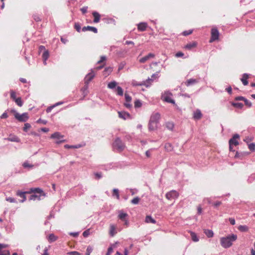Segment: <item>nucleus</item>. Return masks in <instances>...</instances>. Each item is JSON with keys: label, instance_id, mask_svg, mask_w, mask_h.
I'll return each mask as SVG.
<instances>
[{"label": "nucleus", "instance_id": "1", "mask_svg": "<svg viewBox=\"0 0 255 255\" xmlns=\"http://www.w3.org/2000/svg\"><path fill=\"white\" fill-rule=\"evenodd\" d=\"M237 239V236L235 234L229 235L225 237H222L220 239L221 246L225 249L230 248L232 245L233 242Z\"/></svg>", "mask_w": 255, "mask_h": 255}, {"label": "nucleus", "instance_id": "2", "mask_svg": "<svg viewBox=\"0 0 255 255\" xmlns=\"http://www.w3.org/2000/svg\"><path fill=\"white\" fill-rule=\"evenodd\" d=\"M113 148L117 150L118 152L122 151L125 148V144L122 142V140L117 137L114 141L113 144Z\"/></svg>", "mask_w": 255, "mask_h": 255}, {"label": "nucleus", "instance_id": "3", "mask_svg": "<svg viewBox=\"0 0 255 255\" xmlns=\"http://www.w3.org/2000/svg\"><path fill=\"white\" fill-rule=\"evenodd\" d=\"M31 192L34 193V194L31 195L30 197L29 200H40V196L43 194V191L40 188L31 189Z\"/></svg>", "mask_w": 255, "mask_h": 255}, {"label": "nucleus", "instance_id": "4", "mask_svg": "<svg viewBox=\"0 0 255 255\" xmlns=\"http://www.w3.org/2000/svg\"><path fill=\"white\" fill-rule=\"evenodd\" d=\"M172 94L169 91H165L162 95V99L165 102L175 104V101L172 99Z\"/></svg>", "mask_w": 255, "mask_h": 255}, {"label": "nucleus", "instance_id": "5", "mask_svg": "<svg viewBox=\"0 0 255 255\" xmlns=\"http://www.w3.org/2000/svg\"><path fill=\"white\" fill-rule=\"evenodd\" d=\"M14 117L18 121L21 122H25L29 118L28 114L26 113H24L22 114H19V113L16 112L14 114Z\"/></svg>", "mask_w": 255, "mask_h": 255}, {"label": "nucleus", "instance_id": "6", "mask_svg": "<svg viewBox=\"0 0 255 255\" xmlns=\"http://www.w3.org/2000/svg\"><path fill=\"white\" fill-rule=\"evenodd\" d=\"M157 75H158L157 74H153L151 76V78H148L145 81H142L140 83L136 84V85H138V86L144 85V86H145L146 87H148L151 84V83L153 81V79L157 78Z\"/></svg>", "mask_w": 255, "mask_h": 255}, {"label": "nucleus", "instance_id": "7", "mask_svg": "<svg viewBox=\"0 0 255 255\" xmlns=\"http://www.w3.org/2000/svg\"><path fill=\"white\" fill-rule=\"evenodd\" d=\"M219 36V32L217 28H212L211 30V37L210 42H212L218 39Z\"/></svg>", "mask_w": 255, "mask_h": 255}, {"label": "nucleus", "instance_id": "8", "mask_svg": "<svg viewBox=\"0 0 255 255\" xmlns=\"http://www.w3.org/2000/svg\"><path fill=\"white\" fill-rule=\"evenodd\" d=\"M240 138V136L238 134H235L233 135L229 141V145H237L239 144L238 139Z\"/></svg>", "mask_w": 255, "mask_h": 255}, {"label": "nucleus", "instance_id": "9", "mask_svg": "<svg viewBox=\"0 0 255 255\" xmlns=\"http://www.w3.org/2000/svg\"><path fill=\"white\" fill-rule=\"evenodd\" d=\"M178 197V193L175 190H172L166 194V198L168 200L174 199Z\"/></svg>", "mask_w": 255, "mask_h": 255}, {"label": "nucleus", "instance_id": "10", "mask_svg": "<svg viewBox=\"0 0 255 255\" xmlns=\"http://www.w3.org/2000/svg\"><path fill=\"white\" fill-rule=\"evenodd\" d=\"M51 138H56L57 139H59V140L58 141H57L56 142V143L57 144H59L60 143H61L62 142H64V139H61L62 138H63V136L62 135L60 132H54L53 134H52L51 135Z\"/></svg>", "mask_w": 255, "mask_h": 255}, {"label": "nucleus", "instance_id": "11", "mask_svg": "<svg viewBox=\"0 0 255 255\" xmlns=\"http://www.w3.org/2000/svg\"><path fill=\"white\" fill-rule=\"evenodd\" d=\"M8 246L6 244H0V255H10V252L8 250L2 249L6 248Z\"/></svg>", "mask_w": 255, "mask_h": 255}, {"label": "nucleus", "instance_id": "12", "mask_svg": "<svg viewBox=\"0 0 255 255\" xmlns=\"http://www.w3.org/2000/svg\"><path fill=\"white\" fill-rule=\"evenodd\" d=\"M160 118V115L158 113H154L151 115L149 121L158 123Z\"/></svg>", "mask_w": 255, "mask_h": 255}, {"label": "nucleus", "instance_id": "13", "mask_svg": "<svg viewBox=\"0 0 255 255\" xmlns=\"http://www.w3.org/2000/svg\"><path fill=\"white\" fill-rule=\"evenodd\" d=\"M155 57V55L153 53H150L146 56L140 58L139 60V62L141 63H144L146 61L149 60L150 58H153Z\"/></svg>", "mask_w": 255, "mask_h": 255}, {"label": "nucleus", "instance_id": "14", "mask_svg": "<svg viewBox=\"0 0 255 255\" xmlns=\"http://www.w3.org/2000/svg\"><path fill=\"white\" fill-rule=\"evenodd\" d=\"M95 74L93 71L91 70V72L88 73L85 78V83L89 84L90 82L94 78Z\"/></svg>", "mask_w": 255, "mask_h": 255}, {"label": "nucleus", "instance_id": "15", "mask_svg": "<svg viewBox=\"0 0 255 255\" xmlns=\"http://www.w3.org/2000/svg\"><path fill=\"white\" fill-rule=\"evenodd\" d=\"M118 115L119 118L124 120H127L130 117L129 114L126 112H118Z\"/></svg>", "mask_w": 255, "mask_h": 255}, {"label": "nucleus", "instance_id": "16", "mask_svg": "<svg viewBox=\"0 0 255 255\" xmlns=\"http://www.w3.org/2000/svg\"><path fill=\"white\" fill-rule=\"evenodd\" d=\"M82 30L84 32L89 30L95 33H97L98 32L97 28L91 26H84L82 28Z\"/></svg>", "mask_w": 255, "mask_h": 255}, {"label": "nucleus", "instance_id": "17", "mask_svg": "<svg viewBox=\"0 0 255 255\" xmlns=\"http://www.w3.org/2000/svg\"><path fill=\"white\" fill-rule=\"evenodd\" d=\"M147 27V24L146 22H140L137 24V29L140 31H144Z\"/></svg>", "mask_w": 255, "mask_h": 255}, {"label": "nucleus", "instance_id": "18", "mask_svg": "<svg viewBox=\"0 0 255 255\" xmlns=\"http://www.w3.org/2000/svg\"><path fill=\"white\" fill-rule=\"evenodd\" d=\"M197 45V43L195 41L190 42L189 43L187 44L185 46L184 48L187 50H191L193 48L196 47Z\"/></svg>", "mask_w": 255, "mask_h": 255}, {"label": "nucleus", "instance_id": "19", "mask_svg": "<svg viewBox=\"0 0 255 255\" xmlns=\"http://www.w3.org/2000/svg\"><path fill=\"white\" fill-rule=\"evenodd\" d=\"M7 140L12 142H20V138L15 135H10L7 138Z\"/></svg>", "mask_w": 255, "mask_h": 255}, {"label": "nucleus", "instance_id": "20", "mask_svg": "<svg viewBox=\"0 0 255 255\" xmlns=\"http://www.w3.org/2000/svg\"><path fill=\"white\" fill-rule=\"evenodd\" d=\"M27 192H22L21 191H17L16 192V195L20 197V198H22V200H21L20 202H24L26 200V196H25V193Z\"/></svg>", "mask_w": 255, "mask_h": 255}, {"label": "nucleus", "instance_id": "21", "mask_svg": "<svg viewBox=\"0 0 255 255\" xmlns=\"http://www.w3.org/2000/svg\"><path fill=\"white\" fill-rule=\"evenodd\" d=\"M202 114L200 110L197 109L194 112L193 114V118L195 120H199L202 118Z\"/></svg>", "mask_w": 255, "mask_h": 255}, {"label": "nucleus", "instance_id": "22", "mask_svg": "<svg viewBox=\"0 0 255 255\" xmlns=\"http://www.w3.org/2000/svg\"><path fill=\"white\" fill-rule=\"evenodd\" d=\"M92 15L94 17V20H93L94 22V23L99 22L100 21V17H101V15L99 14V13H98L97 11H94L92 13Z\"/></svg>", "mask_w": 255, "mask_h": 255}, {"label": "nucleus", "instance_id": "23", "mask_svg": "<svg viewBox=\"0 0 255 255\" xmlns=\"http://www.w3.org/2000/svg\"><path fill=\"white\" fill-rule=\"evenodd\" d=\"M198 82H199V81L198 80L191 78V79H188L186 81V82H185V85H186V86L188 87L192 85L198 83Z\"/></svg>", "mask_w": 255, "mask_h": 255}, {"label": "nucleus", "instance_id": "24", "mask_svg": "<svg viewBox=\"0 0 255 255\" xmlns=\"http://www.w3.org/2000/svg\"><path fill=\"white\" fill-rule=\"evenodd\" d=\"M157 127V123L149 121L148 123V129L149 130H154L156 129Z\"/></svg>", "mask_w": 255, "mask_h": 255}, {"label": "nucleus", "instance_id": "25", "mask_svg": "<svg viewBox=\"0 0 255 255\" xmlns=\"http://www.w3.org/2000/svg\"><path fill=\"white\" fill-rule=\"evenodd\" d=\"M145 222L146 223L155 224L156 223L155 220H154L150 215H147L145 217Z\"/></svg>", "mask_w": 255, "mask_h": 255}, {"label": "nucleus", "instance_id": "26", "mask_svg": "<svg viewBox=\"0 0 255 255\" xmlns=\"http://www.w3.org/2000/svg\"><path fill=\"white\" fill-rule=\"evenodd\" d=\"M249 78V75L247 73H245L243 75V77L241 78V81L242 82L244 85L246 86L248 84V79Z\"/></svg>", "mask_w": 255, "mask_h": 255}, {"label": "nucleus", "instance_id": "27", "mask_svg": "<svg viewBox=\"0 0 255 255\" xmlns=\"http://www.w3.org/2000/svg\"><path fill=\"white\" fill-rule=\"evenodd\" d=\"M116 228L115 227V226L114 225H110V235L112 236V237H113L114 236L116 233H117V232H116Z\"/></svg>", "mask_w": 255, "mask_h": 255}, {"label": "nucleus", "instance_id": "28", "mask_svg": "<svg viewBox=\"0 0 255 255\" xmlns=\"http://www.w3.org/2000/svg\"><path fill=\"white\" fill-rule=\"evenodd\" d=\"M204 233L207 236L208 238H212L214 236V233L212 230L205 229L204 230Z\"/></svg>", "mask_w": 255, "mask_h": 255}, {"label": "nucleus", "instance_id": "29", "mask_svg": "<svg viewBox=\"0 0 255 255\" xmlns=\"http://www.w3.org/2000/svg\"><path fill=\"white\" fill-rule=\"evenodd\" d=\"M49 57V52L47 50H45L43 53L42 54V58L43 59L44 62L43 63L44 65L46 64V60Z\"/></svg>", "mask_w": 255, "mask_h": 255}, {"label": "nucleus", "instance_id": "30", "mask_svg": "<svg viewBox=\"0 0 255 255\" xmlns=\"http://www.w3.org/2000/svg\"><path fill=\"white\" fill-rule=\"evenodd\" d=\"M190 235L193 242H197L199 241V238L194 232H190Z\"/></svg>", "mask_w": 255, "mask_h": 255}, {"label": "nucleus", "instance_id": "31", "mask_svg": "<svg viewBox=\"0 0 255 255\" xmlns=\"http://www.w3.org/2000/svg\"><path fill=\"white\" fill-rule=\"evenodd\" d=\"M57 239V237H56L53 234H50L48 236V241L50 243L55 242Z\"/></svg>", "mask_w": 255, "mask_h": 255}, {"label": "nucleus", "instance_id": "32", "mask_svg": "<svg viewBox=\"0 0 255 255\" xmlns=\"http://www.w3.org/2000/svg\"><path fill=\"white\" fill-rule=\"evenodd\" d=\"M128 216V215L127 213H124L122 211L120 212L119 216H118L119 219L121 220H125V218L126 217H127Z\"/></svg>", "mask_w": 255, "mask_h": 255}, {"label": "nucleus", "instance_id": "33", "mask_svg": "<svg viewBox=\"0 0 255 255\" xmlns=\"http://www.w3.org/2000/svg\"><path fill=\"white\" fill-rule=\"evenodd\" d=\"M117 85V83L114 81L109 83L108 84V88L111 89H113L116 87Z\"/></svg>", "mask_w": 255, "mask_h": 255}, {"label": "nucleus", "instance_id": "34", "mask_svg": "<svg viewBox=\"0 0 255 255\" xmlns=\"http://www.w3.org/2000/svg\"><path fill=\"white\" fill-rule=\"evenodd\" d=\"M166 127L169 130H172L174 128V124L172 122H167L165 124Z\"/></svg>", "mask_w": 255, "mask_h": 255}, {"label": "nucleus", "instance_id": "35", "mask_svg": "<svg viewBox=\"0 0 255 255\" xmlns=\"http://www.w3.org/2000/svg\"><path fill=\"white\" fill-rule=\"evenodd\" d=\"M248 227L246 225H240L238 227V230L241 232H247L248 231Z\"/></svg>", "mask_w": 255, "mask_h": 255}, {"label": "nucleus", "instance_id": "36", "mask_svg": "<svg viewBox=\"0 0 255 255\" xmlns=\"http://www.w3.org/2000/svg\"><path fill=\"white\" fill-rule=\"evenodd\" d=\"M113 196H116V197L117 199H120V195H119V190L118 189L115 188L113 189Z\"/></svg>", "mask_w": 255, "mask_h": 255}, {"label": "nucleus", "instance_id": "37", "mask_svg": "<svg viewBox=\"0 0 255 255\" xmlns=\"http://www.w3.org/2000/svg\"><path fill=\"white\" fill-rule=\"evenodd\" d=\"M164 148L167 151H170L172 150V146L171 144L169 143H166L165 144Z\"/></svg>", "mask_w": 255, "mask_h": 255}, {"label": "nucleus", "instance_id": "38", "mask_svg": "<svg viewBox=\"0 0 255 255\" xmlns=\"http://www.w3.org/2000/svg\"><path fill=\"white\" fill-rule=\"evenodd\" d=\"M116 91H117V94L119 96H123V94H124V92H123V89L120 87V86H118L117 89H116Z\"/></svg>", "mask_w": 255, "mask_h": 255}, {"label": "nucleus", "instance_id": "39", "mask_svg": "<svg viewBox=\"0 0 255 255\" xmlns=\"http://www.w3.org/2000/svg\"><path fill=\"white\" fill-rule=\"evenodd\" d=\"M232 105L239 109H242L244 106V105L241 103H233Z\"/></svg>", "mask_w": 255, "mask_h": 255}, {"label": "nucleus", "instance_id": "40", "mask_svg": "<svg viewBox=\"0 0 255 255\" xmlns=\"http://www.w3.org/2000/svg\"><path fill=\"white\" fill-rule=\"evenodd\" d=\"M140 198L138 197H136L134 198L132 200H131V203L132 204L136 205L138 204Z\"/></svg>", "mask_w": 255, "mask_h": 255}, {"label": "nucleus", "instance_id": "41", "mask_svg": "<svg viewBox=\"0 0 255 255\" xmlns=\"http://www.w3.org/2000/svg\"><path fill=\"white\" fill-rule=\"evenodd\" d=\"M14 101L19 107H21L23 105L21 98H17Z\"/></svg>", "mask_w": 255, "mask_h": 255}, {"label": "nucleus", "instance_id": "42", "mask_svg": "<svg viewBox=\"0 0 255 255\" xmlns=\"http://www.w3.org/2000/svg\"><path fill=\"white\" fill-rule=\"evenodd\" d=\"M248 148L252 151H255V143H251L249 144Z\"/></svg>", "mask_w": 255, "mask_h": 255}, {"label": "nucleus", "instance_id": "43", "mask_svg": "<svg viewBox=\"0 0 255 255\" xmlns=\"http://www.w3.org/2000/svg\"><path fill=\"white\" fill-rule=\"evenodd\" d=\"M64 147L66 148H78L81 147V145L79 144L76 145H70L68 144L65 145Z\"/></svg>", "mask_w": 255, "mask_h": 255}, {"label": "nucleus", "instance_id": "44", "mask_svg": "<svg viewBox=\"0 0 255 255\" xmlns=\"http://www.w3.org/2000/svg\"><path fill=\"white\" fill-rule=\"evenodd\" d=\"M74 28L76 29V30L78 32H80L81 27V25H80V23H79L78 22L75 23V25H74Z\"/></svg>", "mask_w": 255, "mask_h": 255}, {"label": "nucleus", "instance_id": "45", "mask_svg": "<svg viewBox=\"0 0 255 255\" xmlns=\"http://www.w3.org/2000/svg\"><path fill=\"white\" fill-rule=\"evenodd\" d=\"M125 100L127 102H130L131 101V97L127 93L125 94Z\"/></svg>", "mask_w": 255, "mask_h": 255}, {"label": "nucleus", "instance_id": "46", "mask_svg": "<svg viewBox=\"0 0 255 255\" xmlns=\"http://www.w3.org/2000/svg\"><path fill=\"white\" fill-rule=\"evenodd\" d=\"M31 128V125L29 123H25L24 124V126L23 127V130L24 131H27L28 129H29Z\"/></svg>", "mask_w": 255, "mask_h": 255}, {"label": "nucleus", "instance_id": "47", "mask_svg": "<svg viewBox=\"0 0 255 255\" xmlns=\"http://www.w3.org/2000/svg\"><path fill=\"white\" fill-rule=\"evenodd\" d=\"M10 97L14 101L17 98L16 97L15 92L13 90L10 91Z\"/></svg>", "mask_w": 255, "mask_h": 255}, {"label": "nucleus", "instance_id": "48", "mask_svg": "<svg viewBox=\"0 0 255 255\" xmlns=\"http://www.w3.org/2000/svg\"><path fill=\"white\" fill-rule=\"evenodd\" d=\"M141 103L139 100H136L134 102L135 108H139L141 106Z\"/></svg>", "mask_w": 255, "mask_h": 255}, {"label": "nucleus", "instance_id": "49", "mask_svg": "<svg viewBox=\"0 0 255 255\" xmlns=\"http://www.w3.org/2000/svg\"><path fill=\"white\" fill-rule=\"evenodd\" d=\"M6 200L10 203H16L17 202L16 200L14 198H12V197L6 198Z\"/></svg>", "mask_w": 255, "mask_h": 255}, {"label": "nucleus", "instance_id": "50", "mask_svg": "<svg viewBox=\"0 0 255 255\" xmlns=\"http://www.w3.org/2000/svg\"><path fill=\"white\" fill-rule=\"evenodd\" d=\"M244 101L245 102V105L246 106H247L248 107H251L252 106V103L250 101H249L248 100H247V99L245 98Z\"/></svg>", "mask_w": 255, "mask_h": 255}, {"label": "nucleus", "instance_id": "51", "mask_svg": "<svg viewBox=\"0 0 255 255\" xmlns=\"http://www.w3.org/2000/svg\"><path fill=\"white\" fill-rule=\"evenodd\" d=\"M193 32L192 30H186L183 32L182 34L184 36H187L191 34Z\"/></svg>", "mask_w": 255, "mask_h": 255}, {"label": "nucleus", "instance_id": "52", "mask_svg": "<svg viewBox=\"0 0 255 255\" xmlns=\"http://www.w3.org/2000/svg\"><path fill=\"white\" fill-rule=\"evenodd\" d=\"M67 254L69 255H82L80 253L76 251L70 252Z\"/></svg>", "mask_w": 255, "mask_h": 255}, {"label": "nucleus", "instance_id": "53", "mask_svg": "<svg viewBox=\"0 0 255 255\" xmlns=\"http://www.w3.org/2000/svg\"><path fill=\"white\" fill-rule=\"evenodd\" d=\"M90 230H87L86 231H85L83 233V236L85 237V238H87L88 237V236L90 235Z\"/></svg>", "mask_w": 255, "mask_h": 255}, {"label": "nucleus", "instance_id": "54", "mask_svg": "<svg viewBox=\"0 0 255 255\" xmlns=\"http://www.w3.org/2000/svg\"><path fill=\"white\" fill-rule=\"evenodd\" d=\"M92 252V249L91 247L89 246L87 247L86 250V255H90L91 252Z\"/></svg>", "mask_w": 255, "mask_h": 255}, {"label": "nucleus", "instance_id": "55", "mask_svg": "<svg viewBox=\"0 0 255 255\" xmlns=\"http://www.w3.org/2000/svg\"><path fill=\"white\" fill-rule=\"evenodd\" d=\"M106 60V57L105 56H102L101 57V59L98 61V64H100L103 62L104 61Z\"/></svg>", "mask_w": 255, "mask_h": 255}, {"label": "nucleus", "instance_id": "56", "mask_svg": "<svg viewBox=\"0 0 255 255\" xmlns=\"http://www.w3.org/2000/svg\"><path fill=\"white\" fill-rule=\"evenodd\" d=\"M113 252V249L112 247H110L108 249L107 255H110Z\"/></svg>", "mask_w": 255, "mask_h": 255}, {"label": "nucleus", "instance_id": "57", "mask_svg": "<svg viewBox=\"0 0 255 255\" xmlns=\"http://www.w3.org/2000/svg\"><path fill=\"white\" fill-rule=\"evenodd\" d=\"M88 7L87 6H84L82 8H81V11L83 14H85L87 11Z\"/></svg>", "mask_w": 255, "mask_h": 255}, {"label": "nucleus", "instance_id": "58", "mask_svg": "<svg viewBox=\"0 0 255 255\" xmlns=\"http://www.w3.org/2000/svg\"><path fill=\"white\" fill-rule=\"evenodd\" d=\"M183 55H184V53L181 52H178L176 53L175 54V56L176 57H182V56H183Z\"/></svg>", "mask_w": 255, "mask_h": 255}, {"label": "nucleus", "instance_id": "59", "mask_svg": "<svg viewBox=\"0 0 255 255\" xmlns=\"http://www.w3.org/2000/svg\"><path fill=\"white\" fill-rule=\"evenodd\" d=\"M23 166L25 168H27V167H32L33 166L32 165H30L28 162H24L23 164Z\"/></svg>", "mask_w": 255, "mask_h": 255}, {"label": "nucleus", "instance_id": "60", "mask_svg": "<svg viewBox=\"0 0 255 255\" xmlns=\"http://www.w3.org/2000/svg\"><path fill=\"white\" fill-rule=\"evenodd\" d=\"M245 98L242 96L237 97L235 98V100L236 101H244Z\"/></svg>", "mask_w": 255, "mask_h": 255}, {"label": "nucleus", "instance_id": "61", "mask_svg": "<svg viewBox=\"0 0 255 255\" xmlns=\"http://www.w3.org/2000/svg\"><path fill=\"white\" fill-rule=\"evenodd\" d=\"M7 117H8V115L6 112L3 113L0 116L1 119H6Z\"/></svg>", "mask_w": 255, "mask_h": 255}, {"label": "nucleus", "instance_id": "62", "mask_svg": "<svg viewBox=\"0 0 255 255\" xmlns=\"http://www.w3.org/2000/svg\"><path fill=\"white\" fill-rule=\"evenodd\" d=\"M229 221L231 225H234L236 223L235 220L234 218H229Z\"/></svg>", "mask_w": 255, "mask_h": 255}, {"label": "nucleus", "instance_id": "63", "mask_svg": "<svg viewBox=\"0 0 255 255\" xmlns=\"http://www.w3.org/2000/svg\"><path fill=\"white\" fill-rule=\"evenodd\" d=\"M37 123H42L43 124L45 125L47 123V121H45V120H42L40 119L38 120H37Z\"/></svg>", "mask_w": 255, "mask_h": 255}, {"label": "nucleus", "instance_id": "64", "mask_svg": "<svg viewBox=\"0 0 255 255\" xmlns=\"http://www.w3.org/2000/svg\"><path fill=\"white\" fill-rule=\"evenodd\" d=\"M226 90L227 92L229 94H232V87L231 86L227 88Z\"/></svg>", "mask_w": 255, "mask_h": 255}]
</instances>
